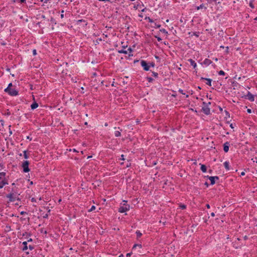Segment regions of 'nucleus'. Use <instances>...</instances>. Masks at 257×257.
<instances>
[{
	"label": "nucleus",
	"mask_w": 257,
	"mask_h": 257,
	"mask_svg": "<svg viewBox=\"0 0 257 257\" xmlns=\"http://www.w3.org/2000/svg\"><path fill=\"white\" fill-rule=\"evenodd\" d=\"M95 209V206L93 205L91 206V207L90 208V209L89 210V212H91V211H93Z\"/></svg>",
	"instance_id": "cd10ccee"
},
{
	"label": "nucleus",
	"mask_w": 257,
	"mask_h": 257,
	"mask_svg": "<svg viewBox=\"0 0 257 257\" xmlns=\"http://www.w3.org/2000/svg\"><path fill=\"white\" fill-rule=\"evenodd\" d=\"M218 74L219 75H224L225 72L223 70H220L218 72Z\"/></svg>",
	"instance_id": "a878e982"
},
{
	"label": "nucleus",
	"mask_w": 257,
	"mask_h": 257,
	"mask_svg": "<svg viewBox=\"0 0 257 257\" xmlns=\"http://www.w3.org/2000/svg\"><path fill=\"white\" fill-rule=\"evenodd\" d=\"M26 214V212H25V211H22V212H21V215H24V214Z\"/></svg>",
	"instance_id": "a19ab883"
},
{
	"label": "nucleus",
	"mask_w": 257,
	"mask_h": 257,
	"mask_svg": "<svg viewBox=\"0 0 257 257\" xmlns=\"http://www.w3.org/2000/svg\"><path fill=\"white\" fill-rule=\"evenodd\" d=\"M155 58H156L157 59H159V56H155Z\"/></svg>",
	"instance_id": "3c124183"
},
{
	"label": "nucleus",
	"mask_w": 257,
	"mask_h": 257,
	"mask_svg": "<svg viewBox=\"0 0 257 257\" xmlns=\"http://www.w3.org/2000/svg\"><path fill=\"white\" fill-rule=\"evenodd\" d=\"M224 167H225V169H226L227 170H229V162H228L225 161V162L224 163Z\"/></svg>",
	"instance_id": "aec40b11"
},
{
	"label": "nucleus",
	"mask_w": 257,
	"mask_h": 257,
	"mask_svg": "<svg viewBox=\"0 0 257 257\" xmlns=\"http://www.w3.org/2000/svg\"><path fill=\"white\" fill-rule=\"evenodd\" d=\"M188 61L190 62V64L193 67V68H196V67H197L196 63L191 59H189Z\"/></svg>",
	"instance_id": "ddd939ff"
},
{
	"label": "nucleus",
	"mask_w": 257,
	"mask_h": 257,
	"mask_svg": "<svg viewBox=\"0 0 257 257\" xmlns=\"http://www.w3.org/2000/svg\"><path fill=\"white\" fill-rule=\"evenodd\" d=\"M141 66L144 68V69L146 71H148L149 69V66H148L147 62L144 61L142 60L141 62Z\"/></svg>",
	"instance_id": "9b49d317"
},
{
	"label": "nucleus",
	"mask_w": 257,
	"mask_h": 257,
	"mask_svg": "<svg viewBox=\"0 0 257 257\" xmlns=\"http://www.w3.org/2000/svg\"><path fill=\"white\" fill-rule=\"evenodd\" d=\"M202 79H205V80H206V84L209 86H211V82H212V80L210 78H202Z\"/></svg>",
	"instance_id": "2eb2a0df"
},
{
	"label": "nucleus",
	"mask_w": 257,
	"mask_h": 257,
	"mask_svg": "<svg viewBox=\"0 0 257 257\" xmlns=\"http://www.w3.org/2000/svg\"><path fill=\"white\" fill-rule=\"evenodd\" d=\"M153 76H154L155 77H157L158 76V73L155 72H153Z\"/></svg>",
	"instance_id": "473e14b6"
},
{
	"label": "nucleus",
	"mask_w": 257,
	"mask_h": 257,
	"mask_svg": "<svg viewBox=\"0 0 257 257\" xmlns=\"http://www.w3.org/2000/svg\"><path fill=\"white\" fill-rule=\"evenodd\" d=\"M12 86V83H9V84L8 85V86L7 87L11 88Z\"/></svg>",
	"instance_id": "ea45409f"
},
{
	"label": "nucleus",
	"mask_w": 257,
	"mask_h": 257,
	"mask_svg": "<svg viewBox=\"0 0 257 257\" xmlns=\"http://www.w3.org/2000/svg\"><path fill=\"white\" fill-rule=\"evenodd\" d=\"M10 193L6 195V197L9 199V202H14L16 200H19V196L20 193H15L14 192L9 191Z\"/></svg>",
	"instance_id": "f03ea898"
},
{
	"label": "nucleus",
	"mask_w": 257,
	"mask_h": 257,
	"mask_svg": "<svg viewBox=\"0 0 257 257\" xmlns=\"http://www.w3.org/2000/svg\"><path fill=\"white\" fill-rule=\"evenodd\" d=\"M180 208L182 209H185L186 208V206L184 204L180 205Z\"/></svg>",
	"instance_id": "bb28decb"
},
{
	"label": "nucleus",
	"mask_w": 257,
	"mask_h": 257,
	"mask_svg": "<svg viewBox=\"0 0 257 257\" xmlns=\"http://www.w3.org/2000/svg\"><path fill=\"white\" fill-rule=\"evenodd\" d=\"M137 247H139V248H141L142 247V245L140 244H135L133 246V249H134V248H136Z\"/></svg>",
	"instance_id": "5701e85b"
},
{
	"label": "nucleus",
	"mask_w": 257,
	"mask_h": 257,
	"mask_svg": "<svg viewBox=\"0 0 257 257\" xmlns=\"http://www.w3.org/2000/svg\"><path fill=\"white\" fill-rule=\"evenodd\" d=\"M23 250H24V251L26 250L28 248V247L27 246V241H24L23 242Z\"/></svg>",
	"instance_id": "a211bd4d"
},
{
	"label": "nucleus",
	"mask_w": 257,
	"mask_h": 257,
	"mask_svg": "<svg viewBox=\"0 0 257 257\" xmlns=\"http://www.w3.org/2000/svg\"><path fill=\"white\" fill-rule=\"evenodd\" d=\"M130 209V206L127 203V201L123 200L120 204L118 211L120 213H124L128 211Z\"/></svg>",
	"instance_id": "f257e3e1"
},
{
	"label": "nucleus",
	"mask_w": 257,
	"mask_h": 257,
	"mask_svg": "<svg viewBox=\"0 0 257 257\" xmlns=\"http://www.w3.org/2000/svg\"><path fill=\"white\" fill-rule=\"evenodd\" d=\"M178 91H179V93H181V94H184V95H185V93H184L183 90L182 89H180L178 90Z\"/></svg>",
	"instance_id": "2f4dec72"
},
{
	"label": "nucleus",
	"mask_w": 257,
	"mask_h": 257,
	"mask_svg": "<svg viewBox=\"0 0 257 257\" xmlns=\"http://www.w3.org/2000/svg\"><path fill=\"white\" fill-rule=\"evenodd\" d=\"M120 160H124V155H121V158H120Z\"/></svg>",
	"instance_id": "e433bc0d"
},
{
	"label": "nucleus",
	"mask_w": 257,
	"mask_h": 257,
	"mask_svg": "<svg viewBox=\"0 0 257 257\" xmlns=\"http://www.w3.org/2000/svg\"><path fill=\"white\" fill-rule=\"evenodd\" d=\"M29 248L31 250H33V249H34V247H33V245H29Z\"/></svg>",
	"instance_id": "f704fd0d"
},
{
	"label": "nucleus",
	"mask_w": 257,
	"mask_h": 257,
	"mask_svg": "<svg viewBox=\"0 0 257 257\" xmlns=\"http://www.w3.org/2000/svg\"><path fill=\"white\" fill-rule=\"evenodd\" d=\"M249 5L251 8H254V6L252 2H249Z\"/></svg>",
	"instance_id": "7c9ffc66"
},
{
	"label": "nucleus",
	"mask_w": 257,
	"mask_h": 257,
	"mask_svg": "<svg viewBox=\"0 0 257 257\" xmlns=\"http://www.w3.org/2000/svg\"><path fill=\"white\" fill-rule=\"evenodd\" d=\"M169 22V20H167L166 22Z\"/></svg>",
	"instance_id": "13d9d810"
},
{
	"label": "nucleus",
	"mask_w": 257,
	"mask_h": 257,
	"mask_svg": "<svg viewBox=\"0 0 257 257\" xmlns=\"http://www.w3.org/2000/svg\"><path fill=\"white\" fill-rule=\"evenodd\" d=\"M161 32L165 34H168V32L164 29H161Z\"/></svg>",
	"instance_id": "c85d7f7f"
},
{
	"label": "nucleus",
	"mask_w": 257,
	"mask_h": 257,
	"mask_svg": "<svg viewBox=\"0 0 257 257\" xmlns=\"http://www.w3.org/2000/svg\"><path fill=\"white\" fill-rule=\"evenodd\" d=\"M186 95V98H188L189 97V95L188 94H185Z\"/></svg>",
	"instance_id": "5fc2aeb1"
},
{
	"label": "nucleus",
	"mask_w": 257,
	"mask_h": 257,
	"mask_svg": "<svg viewBox=\"0 0 257 257\" xmlns=\"http://www.w3.org/2000/svg\"><path fill=\"white\" fill-rule=\"evenodd\" d=\"M246 98L249 100L250 101H254V96L253 94H252L250 92H248L246 96Z\"/></svg>",
	"instance_id": "9d476101"
},
{
	"label": "nucleus",
	"mask_w": 257,
	"mask_h": 257,
	"mask_svg": "<svg viewBox=\"0 0 257 257\" xmlns=\"http://www.w3.org/2000/svg\"><path fill=\"white\" fill-rule=\"evenodd\" d=\"M143 7H142L141 9H140L141 10V12H144L147 10V9L146 8L142 9Z\"/></svg>",
	"instance_id": "72a5a7b5"
},
{
	"label": "nucleus",
	"mask_w": 257,
	"mask_h": 257,
	"mask_svg": "<svg viewBox=\"0 0 257 257\" xmlns=\"http://www.w3.org/2000/svg\"><path fill=\"white\" fill-rule=\"evenodd\" d=\"M5 91L11 96H17L18 95V91L14 88L7 87L5 89Z\"/></svg>",
	"instance_id": "423d86ee"
},
{
	"label": "nucleus",
	"mask_w": 257,
	"mask_h": 257,
	"mask_svg": "<svg viewBox=\"0 0 257 257\" xmlns=\"http://www.w3.org/2000/svg\"><path fill=\"white\" fill-rule=\"evenodd\" d=\"M247 112L248 113H251V112H252V111H251V110L250 109H249V108H248V109H247Z\"/></svg>",
	"instance_id": "4c0bfd02"
},
{
	"label": "nucleus",
	"mask_w": 257,
	"mask_h": 257,
	"mask_svg": "<svg viewBox=\"0 0 257 257\" xmlns=\"http://www.w3.org/2000/svg\"><path fill=\"white\" fill-rule=\"evenodd\" d=\"M32 239L30 238V239L28 240V242L32 241Z\"/></svg>",
	"instance_id": "864d4df0"
},
{
	"label": "nucleus",
	"mask_w": 257,
	"mask_h": 257,
	"mask_svg": "<svg viewBox=\"0 0 257 257\" xmlns=\"http://www.w3.org/2000/svg\"><path fill=\"white\" fill-rule=\"evenodd\" d=\"M104 125H105V126H107V123H105Z\"/></svg>",
	"instance_id": "6e6d98bb"
},
{
	"label": "nucleus",
	"mask_w": 257,
	"mask_h": 257,
	"mask_svg": "<svg viewBox=\"0 0 257 257\" xmlns=\"http://www.w3.org/2000/svg\"><path fill=\"white\" fill-rule=\"evenodd\" d=\"M18 180H17L16 181H15V182L13 183L11 185V186H10L7 188L8 191H11L14 192L15 193H19V188L18 187Z\"/></svg>",
	"instance_id": "20e7f679"
},
{
	"label": "nucleus",
	"mask_w": 257,
	"mask_h": 257,
	"mask_svg": "<svg viewBox=\"0 0 257 257\" xmlns=\"http://www.w3.org/2000/svg\"><path fill=\"white\" fill-rule=\"evenodd\" d=\"M203 104L204 106L202 108V111L206 115L209 114L210 112V108L205 102H203Z\"/></svg>",
	"instance_id": "1a4fd4ad"
},
{
	"label": "nucleus",
	"mask_w": 257,
	"mask_h": 257,
	"mask_svg": "<svg viewBox=\"0 0 257 257\" xmlns=\"http://www.w3.org/2000/svg\"><path fill=\"white\" fill-rule=\"evenodd\" d=\"M38 107V104L36 102H33L31 105V108L32 109H36Z\"/></svg>",
	"instance_id": "dca6fc26"
},
{
	"label": "nucleus",
	"mask_w": 257,
	"mask_h": 257,
	"mask_svg": "<svg viewBox=\"0 0 257 257\" xmlns=\"http://www.w3.org/2000/svg\"><path fill=\"white\" fill-rule=\"evenodd\" d=\"M146 20H148L150 23H152L153 21L150 17H146Z\"/></svg>",
	"instance_id": "c756f323"
},
{
	"label": "nucleus",
	"mask_w": 257,
	"mask_h": 257,
	"mask_svg": "<svg viewBox=\"0 0 257 257\" xmlns=\"http://www.w3.org/2000/svg\"><path fill=\"white\" fill-rule=\"evenodd\" d=\"M244 174H245V173H244V172H242L241 173V174H240V175H241V176H243V175H244Z\"/></svg>",
	"instance_id": "37998d69"
},
{
	"label": "nucleus",
	"mask_w": 257,
	"mask_h": 257,
	"mask_svg": "<svg viewBox=\"0 0 257 257\" xmlns=\"http://www.w3.org/2000/svg\"><path fill=\"white\" fill-rule=\"evenodd\" d=\"M29 163L28 161H25L23 162L22 164V167L23 168V172L25 173H27L30 171V169L29 168Z\"/></svg>",
	"instance_id": "6e6552de"
},
{
	"label": "nucleus",
	"mask_w": 257,
	"mask_h": 257,
	"mask_svg": "<svg viewBox=\"0 0 257 257\" xmlns=\"http://www.w3.org/2000/svg\"><path fill=\"white\" fill-rule=\"evenodd\" d=\"M206 207L209 209V208H210V205L208 204H206Z\"/></svg>",
	"instance_id": "49530a36"
},
{
	"label": "nucleus",
	"mask_w": 257,
	"mask_h": 257,
	"mask_svg": "<svg viewBox=\"0 0 257 257\" xmlns=\"http://www.w3.org/2000/svg\"><path fill=\"white\" fill-rule=\"evenodd\" d=\"M206 2V5L208 7H210L212 11L213 10V6L217 4H220V2H217V0H205Z\"/></svg>",
	"instance_id": "0eeeda50"
},
{
	"label": "nucleus",
	"mask_w": 257,
	"mask_h": 257,
	"mask_svg": "<svg viewBox=\"0 0 257 257\" xmlns=\"http://www.w3.org/2000/svg\"><path fill=\"white\" fill-rule=\"evenodd\" d=\"M204 9L205 10L207 9V7L205 6L204 4H202L200 5L199 6L196 7V9L199 10L200 9Z\"/></svg>",
	"instance_id": "4468645a"
},
{
	"label": "nucleus",
	"mask_w": 257,
	"mask_h": 257,
	"mask_svg": "<svg viewBox=\"0 0 257 257\" xmlns=\"http://www.w3.org/2000/svg\"><path fill=\"white\" fill-rule=\"evenodd\" d=\"M63 17H64V15H63V14H62L61 15V18H63Z\"/></svg>",
	"instance_id": "603ef678"
},
{
	"label": "nucleus",
	"mask_w": 257,
	"mask_h": 257,
	"mask_svg": "<svg viewBox=\"0 0 257 257\" xmlns=\"http://www.w3.org/2000/svg\"><path fill=\"white\" fill-rule=\"evenodd\" d=\"M211 216L214 217V216H215V214H214V212H212V213H211Z\"/></svg>",
	"instance_id": "79ce46f5"
},
{
	"label": "nucleus",
	"mask_w": 257,
	"mask_h": 257,
	"mask_svg": "<svg viewBox=\"0 0 257 257\" xmlns=\"http://www.w3.org/2000/svg\"><path fill=\"white\" fill-rule=\"evenodd\" d=\"M200 169L203 173H205L207 171L206 167L205 165L203 164L201 165Z\"/></svg>",
	"instance_id": "f3484780"
},
{
	"label": "nucleus",
	"mask_w": 257,
	"mask_h": 257,
	"mask_svg": "<svg viewBox=\"0 0 257 257\" xmlns=\"http://www.w3.org/2000/svg\"><path fill=\"white\" fill-rule=\"evenodd\" d=\"M157 40H158L159 41H161V39L160 37H158V38H157Z\"/></svg>",
	"instance_id": "8fccbe9b"
},
{
	"label": "nucleus",
	"mask_w": 257,
	"mask_h": 257,
	"mask_svg": "<svg viewBox=\"0 0 257 257\" xmlns=\"http://www.w3.org/2000/svg\"><path fill=\"white\" fill-rule=\"evenodd\" d=\"M223 150L226 153L228 151L229 146H228V143H226L224 145Z\"/></svg>",
	"instance_id": "6ab92c4d"
},
{
	"label": "nucleus",
	"mask_w": 257,
	"mask_h": 257,
	"mask_svg": "<svg viewBox=\"0 0 257 257\" xmlns=\"http://www.w3.org/2000/svg\"><path fill=\"white\" fill-rule=\"evenodd\" d=\"M139 16L140 17H141V18H143V15H142V14H139Z\"/></svg>",
	"instance_id": "a18cd8bd"
},
{
	"label": "nucleus",
	"mask_w": 257,
	"mask_h": 257,
	"mask_svg": "<svg viewBox=\"0 0 257 257\" xmlns=\"http://www.w3.org/2000/svg\"><path fill=\"white\" fill-rule=\"evenodd\" d=\"M33 54L34 55H36L37 54V51H36V50L34 49V50H33Z\"/></svg>",
	"instance_id": "c9c22d12"
},
{
	"label": "nucleus",
	"mask_w": 257,
	"mask_h": 257,
	"mask_svg": "<svg viewBox=\"0 0 257 257\" xmlns=\"http://www.w3.org/2000/svg\"><path fill=\"white\" fill-rule=\"evenodd\" d=\"M99 1H100V2H110L109 0H98Z\"/></svg>",
	"instance_id": "58836bf2"
},
{
	"label": "nucleus",
	"mask_w": 257,
	"mask_h": 257,
	"mask_svg": "<svg viewBox=\"0 0 257 257\" xmlns=\"http://www.w3.org/2000/svg\"><path fill=\"white\" fill-rule=\"evenodd\" d=\"M20 2H21V3H24V2H26V0H20Z\"/></svg>",
	"instance_id": "de8ad7c7"
},
{
	"label": "nucleus",
	"mask_w": 257,
	"mask_h": 257,
	"mask_svg": "<svg viewBox=\"0 0 257 257\" xmlns=\"http://www.w3.org/2000/svg\"><path fill=\"white\" fill-rule=\"evenodd\" d=\"M72 151H73L74 152H77V151L76 150V149H73L72 150Z\"/></svg>",
	"instance_id": "09e8293b"
},
{
	"label": "nucleus",
	"mask_w": 257,
	"mask_h": 257,
	"mask_svg": "<svg viewBox=\"0 0 257 257\" xmlns=\"http://www.w3.org/2000/svg\"><path fill=\"white\" fill-rule=\"evenodd\" d=\"M5 172H0V189H2L4 186L8 184V181L7 179Z\"/></svg>",
	"instance_id": "7ed1b4c3"
},
{
	"label": "nucleus",
	"mask_w": 257,
	"mask_h": 257,
	"mask_svg": "<svg viewBox=\"0 0 257 257\" xmlns=\"http://www.w3.org/2000/svg\"><path fill=\"white\" fill-rule=\"evenodd\" d=\"M209 179L211 182V184L213 185L215 183V180L218 179V177L217 176H211L209 177Z\"/></svg>",
	"instance_id": "f8f14e48"
},
{
	"label": "nucleus",
	"mask_w": 257,
	"mask_h": 257,
	"mask_svg": "<svg viewBox=\"0 0 257 257\" xmlns=\"http://www.w3.org/2000/svg\"><path fill=\"white\" fill-rule=\"evenodd\" d=\"M194 35L196 36H198V35L196 34L195 33L194 34Z\"/></svg>",
	"instance_id": "4d7b16f0"
},
{
	"label": "nucleus",
	"mask_w": 257,
	"mask_h": 257,
	"mask_svg": "<svg viewBox=\"0 0 257 257\" xmlns=\"http://www.w3.org/2000/svg\"><path fill=\"white\" fill-rule=\"evenodd\" d=\"M136 234H137V237H140L142 235V233L140 231H137Z\"/></svg>",
	"instance_id": "393cba45"
},
{
	"label": "nucleus",
	"mask_w": 257,
	"mask_h": 257,
	"mask_svg": "<svg viewBox=\"0 0 257 257\" xmlns=\"http://www.w3.org/2000/svg\"><path fill=\"white\" fill-rule=\"evenodd\" d=\"M114 135L116 137H118L120 136L121 133L119 131H115Z\"/></svg>",
	"instance_id": "4be33fe9"
},
{
	"label": "nucleus",
	"mask_w": 257,
	"mask_h": 257,
	"mask_svg": "<svg viewBox=\"0 0 257 257\" xmlns=\"http://www.w3.org/2000/svg\"><path fill=\"white\" fill-rule=\"evenodd\" d=\"M131 256V253H127L126 254V256H127V257H129V256Z\"/></svg>",
	"instance_id": "c03bdc74"
},
{
	"label": "nucleus",
	"mask_w": 257,
	"mask_h": 257,
	"mask_svg": "<svg viewBox=\"0 0 257 257\" xmlns=\"http://www.w3.org/2000/svg\"><path fill=\"white\" fill-rule=\"evenodd\" d=\"M142 7H144V5L142 3L141 5H138L135 8L136 9H141Z\"/></svg>",
	"instance_id": "b1692460"
},
{
	"label": "nucleus",
	"mask_w": 257,
	"mask_h": 257,
	"mask_svg": "<svg viewBox=\"0 0 257 257\" xmlns=\"http://www.w3.org/2000/svg\"><path fill=\"white\" fill-rule=\"evenodd\" d=\"M23 154H24L23 155H24V157L25 159H27L29 158V156H28V155L27 154V151H26V150L24 151L23 152Z\"/></svg>",
	"instance_id": "412c9836"
},
{
	"label": "nucleus",
	"mask_w": 257,
	"mask_h": 257,
	"mask_svg": "<svg viewBox=\"0 0 257 257\" xmlns=\"http://www.w3.org/2000/svg\"><path fill=\"white\" fill-rule=\"evenodd\" d=\"M127 47V46H122V49L121 50H118V52L119 53H123V54H128L129 56H132L133 54H132V49L131 48H128L127 50H126V48Z\"/></svg>",
	"instance_id": "39448f33"
}]
</instances>
